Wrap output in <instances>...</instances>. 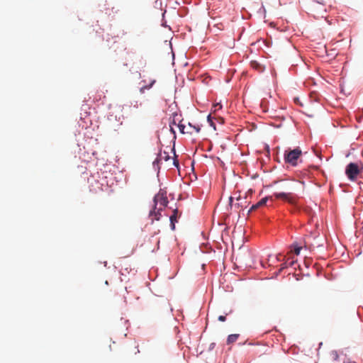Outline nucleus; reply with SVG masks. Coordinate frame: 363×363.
<instances>
[{
  "label": "nucleus",
  "mask_w": 363,
  "mask_h": 363,
  "mask_svg": "<svg viewBox=\"0 0 363 363\" xmlns=\"http://www.w3.org/2000/svg\"><path fill=\"white\" fill-rule=\"evenodd\" d=\"M362 170V166H359L356 162H350L345 167V174L349 180L354 182Z\"/></svg>",
  "instance_id": "obj_1"
},
{
  "label": "nucleus",
  "mask_w": 363,
  "mask_h": 363,
  "mask_svg": "<svg viewBox=\"0 0 363 363\" xmlns=\"http://www.w3.org/2000/svg\"><path fill=\"white\" fill-rule=\"evenodd\" d=\"M301 150L298 148L293 150L289 149L285 150L284 157L286 163L290 164L292 166H296L297 160L301 155Z\"/></svg>",
  "instance_id": "obj_2"
},
{
  "label": "nucleus",
  "mask_w": 363,
  "mask_h": 363,
  "mask_svg": "<svg viewBox=\"0 0 363 363\" xmlns=\"http://www.w3.org/2000/svg\"><path fill=\"white\" fill-rule=\"evenodd\" d=\"M160 203L161 206L165 207L168 204V199L167 197V192L160 189L159 192L154 197V206L157 209V205Z\"/></svg>",
  "instance_id": "obj_3"
},
{
  "label": "nucleus",
  "mask_w": 363,
  "mask_h": 363,
  "mask_svg": "<svg viewBox=\"0 0 363 363\" xmlns=\"http://www.w3.org/2000/svg\"><path fill=\"white\" fill-rule=\"evenodd\" d=\"M266 268V263L258 257L253 258L251 261V269Z\"/></svg>",
  "instance_id": "obj_4"
},
{
  "label": "nucleus",
  "mask_w": 363,
  "mask_h": 363,
  "mask_svg": "<svg viewBox=\"0 0 363 363\" xmlns=\"http://www.w3.org/2000/svg\"><path fill=\"white\" fill-rule=\"evenodd\" d=\"M268 200H269V197L268 196H264V197L262 198L256 203L251 205V212L252 211L258 209L259 208H260L262 206H265L267 202L268 201Z\"/></svg>",
  "instance_id": "obj_5"
},
{
  "label": "nucleus",
  "mask_w": 363,
  "mask_h": 363,
  "mask_svg": "<svg viewBox=\"0 0 363 363\" xmlns=\"http://www.w3.org/2000/svg\"><path fill=\"white\" fill-rule=\"evenodd\" d=\"M250 65L251 69H253L259 73L263 72L265 69V67L261 63L257 62L256 60H251Z\"/></svg>",
  "instance_id": "obj_6"
},
{
  "label": "nucleus",
  "mask_w": 363,
  "mask_h": 363,
  "mask_svg": "<svg viewBox=\"0 0 363 363\" xmlns=\"http://www.w3.org/2000/svg\"><path fill=\"white\" fill-rule=\"evenodd\" d=\"M179 216H180V214L179 215V211L177 208L173 211V214L172 216H170V218H169L170 225H171L172 230H173L175 229V223L177 222V218Z\"/></svg>",
  "instance_id": "obj_7"
},
{
  "label": "nucleus",
  "mask_w": 363,
  "mask_h": 363,
  "mask_svg": "<svg viewBox=\"0 0 363 363\" xmlns=\"http://www.w3.org/2000/svg\"><path fill=\"white\" fill-rule=\"evenodd\" d=\"M273 196L277 199H281L284 201H289L291 197V194L289 193L285 192H275L273 194Z\"/></svg>",
  "instance_id": "obj_8"
},
{
  "label": "nucleus",
  "mask_w": 363,
  "mask_h": 363,
  "mask_svg": "<svg viewBox=\"0 0 363 363\" xmlns=\"http://www.w3.org/2000/svg\"><path fill=\"white\" fill-rule=\"evenodd\" d=\"M161 211H162V208H159V209H157V211H156V209H155V208H154L153 210L150 212V217H152L153 216H155L154 218H152V221L154 220H159L160 219Z\"/></svg>",
  "instance_id": "obj_9"
},
{
  "label": "nucleus",
  "mask_w": 363,
  "mask_h": 363,
  "mask_svg": "<svg viewBox=\"0 0 363 363\" xmlns=\"http://www.w3.org/2000/svg\"><path fill=\"white\" fill-rule=\"evenodd\" d=\"M281 255H277L275 257H272V256H269V259H268V262H267V264L268 265H271L277 262H279V261H281V258H280Z\"/></svg>",
  "instance_id": "obj_10"
},
{
  "label": "nucleus",
  "mask_w": 363,
  "mask_h": 363,
  "mask_svg": "<svg viewBox=\"0 0 363 363\" xmlns=\"http://www.w3.org/2000/svg\"><path fill=\"white\" fill-rule=\"evenodd\" d=\"M301 250V247H300L298 244H293L291 245V251L294 254L298 255L300 254Z\"/></svg>",
  "instance_id": "obj_11"
},
{
  "label": "nucleus",
  "mask_w": 363,
  "mask_h": 363,
  "mask_svg": "<svg viewBox=\"0 0 363 363\" xmlns=\"http://www.w3.org/2000/svg\"><path fill=\"white\" fill-rule=\"evenodd\" d=\"M155 82H156L155 79H153L151 81V82L150 84L143 86L140 88V91L143 93L145 90L150 89L153 86V84L155 83Z\"/></svg>",
  "instance_id": "obj_12"
},
{
  "label": "nucleus",
  "mask_w": 363,
  "mask_h": 363,
  "mask_svg": "<svg viewBox=\"0 0 363 363\" xmlns=\"http://www.w3.org/2000/svg\"><path fill=\"white\" fill-rule=\"evenodd\" d=\"M238 337V335H237V334L230 335L228 337L227 342L228 344L233 343L237 340Z\"/></svg>",
  "instance_id": "obj_13"
},
{
  "label": "nucleus",
  "mask_w": 363,
  "mask_h": 363,
  "mask_svg": "<svg viewBox=\"0 0 363 363\" xmlns=\"http://www.w3.org/2000/svg\"><path fill=\"white\" fill-rule=\"evenodd\" d=\"M288 268V261H285L281 264V267L278 272H276V277H277L284 269Z\"/></svg>",
  "instance_id": "obj_14"
},
{
  "label": "nucleus",
  "mask_w": 363,
  "mask_h": 363,
  "mask_svg": "<svg viewBox=\"0 0 363 363\" xmlns=\"http://www.w3.org/2000/svg\"><path fill=\"white\" fill-rule=\"evenodd\" d=\"M169 159V156L167 155L166 152H164L163 153H160L159 155L158 160L160 161H162L164 160V161H167Z\"/></svg>",
  "instance_id": "obj_15"
},
{
  "label": "nucleus",
  "mask_w": 363,
  "mask_h": 363,
  "mask_svg": "<svg viewBox=\"0 0 363 363\" xmlns=\"http://www.w3.org/2000/svg\"><path fill=\"white\" fill-rule=\"evenodd\" d=\"M257 13L259 15L260 18L265 17V9H264V7L263 5L262 6H260V8L258 9Z\"/></svg>",
  "instance_id": "obj_16"
},
{
  "label": "nucleus",
  "mask_w": 363,
  "mask_h": 363,
  "mask_svg": "<svg viewBox=\"0 0 363 363\" xmlns=\"http://www.w3.org/2000/svg\"><path fill=\"white\" fill-rule=\"evenodd\" d=\"M285 261H288V267H294L295 269L294 265L296 264V260L291 259L290 258L285 259Z\"/></svg>",
  "instance_id": "obj_17"
},
{
  "label": "nucleus",
  "mask_w": 363,
  "mask_h": 363,
  "mask_svg": "<svg viewBox=\"0 0 363 363\" xmlns=\"http://www.w3.org/2000/svg\"><path fill=\"white\" fill-rule=\"evenodd\" d=\"M331 355L334 361H337L338 359L339 355L337 351H332Z\"/></svg>",
  "instance_id": "obj_18"
},
{
  "label": "nucleus",
  "mask_w": 363,
  "mask_h": 363,
  "mask_svg": "<svg viewBox=\"0 0 363 363\" xmlns=\"http://www.w3.org/2000/svg\"><path fill=\"white\" fill-rule=\"evenodd\" d=\"M178 127L182 133H185V132H184L185 125H184L179 123Z\"/></svg>",
  "instance_id": "obj_19"
},
{
  "label": "nucleus",
  "mask_w": 363,
  "mask_h": 363,
  "mask_svg": "<svg viewBox=\"0 0 363 363\" xmlns=\"http://www.w3.org/2000/svg\"><path fill=\"white\" fill-rule=\"evenodd\" d=\"M189 126L191 128H193L195 130L196 133H199L200 132L201 128H199V126H195V125L193 126V125H191V123H189Z\"/></svg>",
  "instance_id": "obj_20"
},
{
  "label": "nucleus",
  "mask_w": 363,
  "mask_h": 363,
  "mask_svg": "<svg viewBox=\"0 0 363 363\" xmlns=\"http://www.w3.org/2000/svg\"><path fill=\"white\" fill-rule=\"evenodd\" d=\"M208 122L210 123L212 127H213V128H214V129H216L215 124H214V123H213V122L212 121L211 118V116H208Z\"/></svg>",
  "instance_id": "obj_21"
},
{
  "label": "nucleus",
  "mask_w": 363,
  "mask_h": 363,
  "mask_svg": "<svg viewBox=\"0 0 363 363\" xmlns=\"http://www.w3.org/2000/svg\"><path fill=\"white\" fill-rule=\"evenodd\" d=\"M221 108H222L221 104H216L214 105V108H215L214 111H216L220 109Z\"/></svg>",
  "instance_id": "obj_22"
},
{
  "label": "nucleus",
  "mask_w": 363,
  "mask_h": 363,
  "mask_svg": "<svg viewBox=\"0 0 363 363\" xmlns=\"http://www.w3.org/2000/svg\"><path fill=\"white\" fill-rule=\"evenodd\" d=\"M178 116H178L177 113H174V119H173L172 123H170V125H172V124L176 125L175 120H176V119H177V120H179V118H178Z\"/></svg>",
  "instance_id": "obj_23"
},
{
  "label": "nucleus",
  "mask_w": 363,
  "mask_h": 363,
  "mask_svg": "<svg viewBox=\"0 0 363 363\" xmlns=\"http://www.w3.org/2000/svg\"><path fill=\"white\" fill-rule=\"evenodd\" d=\"M225 320H226V317H225V315H220V316L218 317V320H220V321L223 322V321H225Z\"/></svg>",
  "instance_id": "obj_24"
},
{
  "label": "nucleus",
  "mask_w": 363,
  "mask_h": 363,
  "mask_svg": "<svg viewBox=\"0 0 363 363\" xmlns=\"http://www.w3.org/2000/svg\"><path fill=\"white\" fill-rule=\"evenodd\" d=\"M312 1L314 2H316L319 4H324V2H325L324 0H312Z\"/></svg>",
  "instance_id": "obj_25"
},
{
  "label": "nucleus",
  "mask_w": 363,
  "mask_h": 363,
  "mask_svg": "<svg viewBox=\"0 0 363 363\" xmlns=\"http://www.w3.org/2000/svg\"><path fill=\"white\" fill-rule=\"evenodd\" d=\"M256 128H257V125L254 123L251 122V131L256 129Z\"/></svg>",
  "instance_id": "obj_26"
},
{
  "label": "nucleus",
  "mask_w": 363,
  "mask_h": 363,
  "mask_svg": "<svg viewBox=\"0 0 363 363\" xmlns=\"http://www.w3.org/2000/svg\"><path fill=\"white\" fill-rule=\"evenodd\" d=\"M313 94H312V93L311 94V99H312L313 101H318V99H317V97L313 98Z\"/></svg>",
  "instance_id": "obj_27"
},
{
  "label": "nucleus",
  "mask_w": 363,
  "mask_h": 363,
  "mask_svg": "<svg viewBox=\"0 0 363 363\" xmlns=\"http://www.w3.org/2000/svg\"><path fill=\"white\" fill-rule=\"evenodd\" d=\"M218 120H219V122H220V123H223V118H219Z\"/></svg>",
  "instance_id": "obj_28"
},
{
  "label": "nucleus",
  "mask_w": 363,
  "mask_h": 363,
  "mask_svg": "<svg viewBox=\"0 0 363 363\" xmlns=\"http://www.w3.org/2000/svg\"><path fill=\"white\" fill-rule=\"evenodd\" d=\"M170 128H171V130L173 132V133H175V131L173 130V128L171 125H170Z\"/></svg>",
  "instance_id": "obj_29"
},
{
  "label": "nucleus",
  "mask_w": 363,
  "mask_h": 363,
  "mask_svg": "<svg viewBox=\"0 0 363 363\" xmlns=\"http://www.w3.org/2000/svg\"><path fill=\"white\" fill-rule=\"evenodd\" d=\"M250 215V209L247 210V216H248Z\"/></svg>",
  "instance_id": "obj_30"
},
{
  "label": "nucleus",
  "mask_w": 363,
  "mask_h": 363,
  "mask_svg": "<svg viewBox=\"0 0 363 363\" xmlns=\"http://www.w3.org/2000/svg\"><path fill=\"white\" fill-rule=\"evenodd\" d=\"M255 177H256V175H254V176H252V175H251V179H254V178H255Z\"/></svg>",
  "instance_id": "obj_31"
},
{
  "label": "nucleus",
  "mask_w": 363,
  "mask_h": 363,
  "mask_svg": "<svg viewBox=\"0 0 363 363\" xmlns=\"http://www.w3.org/2000/svg\"><path fill=\"white\" fill-rule=\"evenodd\" d=\"M277 181H274V182H273V184H277Z\"/></svg>",
  "instance_id": "obj_32"
},
{
  "label": "nucleus",
  "mask_w": 363,
  "mask_h": 363,
  "mask_svg": "<svg viewBox=\"0 0 363 363\" xmlns=\"http://www.w3.org/2000/svg\"><path fill=\"white\" fill-rule=\"evenodd\" d=\"M105 284H106V285H108V281H105Z\"/></svg>",
  "instance_id": "obj_33"
},
{
  "label": "nucleus",
  "mask_w": 363,
  "mask_h": 363,
  "mask_svg": "<svg viewBox=\"0 0 363 363\" xmlns=\"http://www.w3.org/2000/svg\"><path fill=\"white\" fill-rule=\"evenodd\" d=\"M267 150L269 151V147L267 146Z\"/></svg>",
  "instance_id": "obj_34"
}]
</instances>
